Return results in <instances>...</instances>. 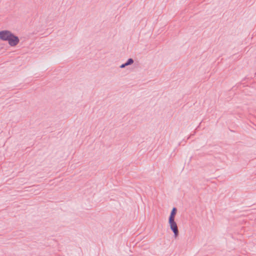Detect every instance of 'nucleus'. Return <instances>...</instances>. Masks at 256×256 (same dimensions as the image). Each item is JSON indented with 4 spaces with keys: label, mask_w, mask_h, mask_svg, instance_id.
<instances>
[{
    "label": "nucleus",
    "mask_w": 256,
    "mask_h": 256,
    "mask_svg": "<svg viewBox=\"0 0 256 256\" xmlns=\"http://www.w3.org/2000/svg\"><path fill=\"white\" fill-rule=\"evenodd\" d=\"M10 37L11 38H10L9 40L8 41L9 45L10 46H16L20 42L19 38L12 32Z\"/></svg>",
    "instance_id": "7ed1b4c3"
},
{
    "label": "nucleus",
    "mask_w": 256,
    "mask_h": 256,
    "mask_svg": "<svg viewBox=\"0 0 256 256\" xmlns=\"http://www.w3.org/2000/svg\"><path fill=\"white\" fill-rule=\"evenodd\" d=\"M168 224L171 230L174 232V236L176 238L179 235V230L174 219L168 220Z\"/></svg>",
    "instance_id": "f257e3e1"
},
{
    "label": "nucleus",
    "mask_w": 256,
    "mask_h": 256,
    "mask_svg": "<svg viewBox=\"0 0 256 256\" xmlns=\"http://www.w3.org/2000/svg\"><path fill=\"white\" fill-rule=\"evenodd\" d=\"M134 62V60H133L132 58H129L126 60V64H127L128 66L131 65V64H132Z\"/></svg>",
    "instance_id": "39448f33"
},
{
    "label": "nucleus",
    "mask_w": 256,
    "mask_h": 256,
    "mask_svg": "<svg viewBox=\"0 0 256 256\" xmlns=\"http://www.w3.org/2000/svg\"><path fill=\"white\" fill-rule=\"evenodd\" d=\"M126 66H128L126 64V62H124V63L122 64H121L120 67V68H124Z\"/></svg>",
    "instance_id": "423d86ee"
},
{
    "label": "nucleus",
    "mask_w": 256,
    "mask_h": 256,
    "mask_svg": "<svg viewBox=\"0 0 256 256\" xmlns=\"http://www.w3.org/2000/svg\"><path fill=\"white\" fill-rule=\"evenodd\" d=\"M177 212V208L176 207H174L170 213V215L168 218V220H172L175 218V216Z\"/></svg>",
    "instance_id": "20e7f679"
},
{
    "label": "nucleus",
    "mask_w": 256,
    "mask_h": 256,
    "mask_svg": "<svg viewBox=\"0 0 256 256\" xmlns=\"http://www.w3.org/2000/svg\"><path fill=\"white\" fill-rule=\"evenodd\" d=\"M12 32L8 30H3L0 31V40L2 41L8 42Z\"/></svg>",
    "instance_id": "f03ea898"
}]
</instances>
